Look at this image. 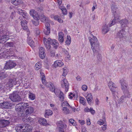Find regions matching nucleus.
I'll return each instance as SVG.
<instances>
[{
  "label": "nucleus",
  "instance_id": "nucleus-1",
  "mask_svg": "<svg viewBox=\"0 0 132 132\" xmlns=\"http://www.w3.org/2000/svg\"><path fill=\"white\" fill-rule=\"evenodd\" d=\"M44 43L46 48L49 50L51 47L50 44H52L54 48L56 49L59 45L57 40L54 39H53L48 38L47 39L45 38H44Z\"/></svg>",
  "mask_w": 132,
  "mask_h": 132
},
{
  "label": "nucleus",
  "instance_id": "nucleus-2",
  "mask_svg": "<svg viewBox=\"0 0 132 132\" xmlns=\"http://www.w3.org/2000/svg\"><path fill=\"white\" fill-rule=\"evenodd\" d=\"M30 15L32 16L34 20H32L33 24L35 26H37L39 24V17L37 13L34 10H30Z\"/></svg>",
  "mask_w": 132,
  "mask_h": 132
},
{
  "label": "nucleus",
  "instance_id": "nucleus-3",
  "mask_svg": "<svg viewBox=\"0 0 132 132\" xmlns=\"http://www.w3.org/2000/svg\"><path fill=\"white\" fill-rule=\"evenodd\" d=\"M16 79L14 76L13 75H11L9 81L5 85V87L8 89L12 87L13 85H16Z\"/></svg>",
  "mask_w": 132,
  "mask_h": 132
},
{
  "label": "nucleus",
  "instance_id": "nucleus-4",
  "mask_svg": "<svg viewBox=\"0 0 132 132\" xmlns=\"http://www.w3.org/2000/svg\"><path fill=\"white\" fill-rule=\"evenodd\" d=\"M9 97L11 101L15 102H18L21 101V99L20 96L17 92H13L10 94Z\"/></svg>",
  "mask_w": 132,
  "mask_h": 132
},
{
  "label": "nucleus",
  "instance_id": "nucleus-5",
  "mask_svg": "<svg viewBox=\"0 0 132 132\" xmlns=\"http://www.w3.org/2000/svg\"><path fill=\"white\" fill-rule=\"evenodd\" d=\"M120 82L121 86V88L124 93L128 95L129 92L128 90V88L127 87L128 85L126 83V81L123 79H122L120 80Z\"/></svg>",
  "mask_w": 132,
  "mask_h": 132
},
{
  "label": "nucleus",
  "instance_id": "nucleus-6",
  "mask_svg": "<svg viewBox=\"0 0 132 132\" xmlns=\"http://www.w3.org/2000/svg\"><path fill=\"white\" fill-rule=\"evenodd\" d=\"M54 91L56 96L59 98L60 100L61 101H63L64 98V95L63 93L57 88H54Z\"/></svg>",
  "mask_w": 132,
  "mask_h": 132
},
{
  "label": "nucleus",
  "instance_id": "nucleus-7",
  "mask_svg": "<svg viewBox=\"0 0 132 132\" xmlns=\"http://www.w3.org/2000/svg\"><path fill=\"white\" fill-rule=\"evenodd\" d=\"M16 65V63L13 61L9 60L6 62L4 68L6 69H11L14 67Z\"/></svg>",
  "mask_w": 132,
  "mask_h": 132
},
{
  "label": "nucleus",
  "instance_id": "nucleus-8",
  "mask_svg": "<svg viewBox=\"0 0 132 132\" xmlns=\"http://www.w3.org/2000/svg\"><path fill=\"white\" fill-rule=\"evenodd\" d=\"M91 45V47L94 53V55H95V53H97L100 50L99 43H96V44H93Z\"/></svg>",
  "mask_w": 132,
  "mask_h": 132
},
{
  "label": "nucleus",
  "instance_id": "nucleus-9",
  "mask_svg": "<svg viewBox=\"0 0 132 132\" xmlns=\"http://www.w3.org/2000/svg\"><path fill=\"white\" fill-rule=\"evenodd\" d=\"M61 86L62 87L65 88V90L67 92L68 89L69 84L66 79H64L61 81Z\"/></svg>",
  "mask_w": 132,
  "mask_h": 132
},
{
  "label": "nucleus",
  "instance_id": "nucleus-10",
  "mask_svg": "<svg viewBox=\"0 0 132 132\" xmlns=\"http://www.w3.org/2000/svg\"><path fill=\"white\" fill-rule=\"evenodd\" d=\"M12 104L9 102H4L0 103V107L2 108L9 109L12 106Z\"/></svg>",
  "mask_w": 132,
  "mask_h": 132
},
{
  "label": "nucleus",
  "instance_id": "nucleus-11",
  "mask_svg": "<svg viewBox=\"0 0 132 132\" xmlns=\"http://www.w3.org/2000/svg\"><path fill=\"white\" fill-rule=\"evenodd\" d=\"M34 110V108L31 106H29L25 108V114L26 115H29L32 113Z\"/></svg>",
  "mask_w": 132,
  "mask_h": 132
},
{
  "label": "nucleus",
  "instance_id": "nucleus-12",
  "mask_svg": "<svg viewBox=\"0 0 132 132\" xmlns=\"http://www.w3.org/2000/svg\"><path fill=\"white\" fill-rule=\"evenodd\" d=\"M108 86L112 92V93L113 95V96H115V84L112 81H110L108 83Z\"/></svg>",
  "mask_w": 132,
  "mask_h": 132
},
{
  "label": "nucleus",
  "instance_id": "nucleus-13",
  "mask_svg": "<svg viewBox=\"0 0 132 132\" xmlns=\"http://www.w3.org/2000/svg\"><path fill=\"white\" fill-rule=\"evenodd\" d=\"M9 123V121L7 120L4 119L0 120V128H2L7 126Z\"/></svg>",
  "mask_w": 132,
  "mask_h": 132
},
{
  "label": "nucleus",
  "instance_id": "nucleus-14",
  "mask_svg": "<svg viewBox=\"0 0 132 132\" xmlns=\"http://www.w3.org/2000/svg\"><path fill=\"white\" fill-rule=\"evenodd\" d=\"M9 39V36L7 35H5L4 34V35L2 34V35H0V43H4Z\"/></svg>",
  "mask_w": 132,
  "mask_h": 132
},
{
  "label": "nucleus",
  "instance_id": "nucleus-15",
  "mask_svg": "<svg viewBox=\"0 0 132 132\" xmlns=\"http://www.w3.org/2000/svg\"><path fill=\"white\" fill-rule=\"evenodd\" d=\"M119 22L121 24V26L123 27H124L127 26L128 23V21L125 19L120 20L119 19V17L116 20V22Z\"/></svg>",
  "mask_w": 132,
  "mask_h": 132
},
{
  "label": "nucleus",
  "instance_id": "nucleus-16",
  "mask_svg": "<svg viewBox=\"0 0 132 132\" xmlns=\"http://www.w3.org/2000/svg\"><path fill=\"white\" fill-rule=\"evenodd\" d=\"M15 110L18 112V114L19 117H22L24 115L23 110L21 107L16 106L15 108Z\"/></svg>",
  "mask_w": 132,
  "mask_h": 132
},
{
  "label": "nucleus",
  "instance_id": "nucleus-17",
  "mask_svg": "<svg viewBox=\"0 0 132 132\" xmlns=\"http://www.w3.org/2000/svg\"><path fill=\"white\" fill-rule=\"evenodd\" d=\"M39 55L40 58L42 59L44 58L45 56L44 48L43 47L40 48L39 51Z\"/></svg>",
  "mask_w": 132,
  "mask_h": 132
},
{
  "label": "nucleus",
  "instance_id": "nucleus-18",
  "mask_svg": "<svg viewBox=\"0 0 132 132\" xmlns=\"http://www.w3.org/2000/svg\"><path fill=\"white\" fill-rule=\"evenodd\" d=\"M24 126L23 128V132H31L32 130L31 126L28 125H23Z\"/></svg>",
  "mask_w": 132,
  "mask_h": 132
},
{
  "label": "nucleus",
  "instance_id": "nucleus-19",
  "mask_svg": "<svg viewBox=\"0 0 132 132\" xmlns=\"http://www.w3.org/2000/svg\"><path fill=\"white\" fill-rule=\"evenodd\" d=\"M23 121L25 122H27L31 123H32L34 119L31 117H24L22 118Z\"/></svg>",
  "mask_w": 132,
  "mask_h": 132
},
{
  "label": "nucleus",
  "instance_id": "nucleus-20",
  "mask_svg": "<svg viewBox=\"0 0 132 132\" xmlns=\"http://www.w3.org/2000/svg\"><path fill=\"white\" fill-rule=\"evenodd\" d=\"M126 32L124 29L121 30L118 34V35L119 36L120 38L125 37H126Z\"/></svg>",
  "mask_w": 132,
  "mask_h": 132
},
{
  "label": "nucleus",
  "instance_id": "nucleus-21",
  "mask_svg": "<svg viewBox=\"0 0 132 132\" xmlns=\"http://www.w3.org/2000/svg\"><path fill=\"white\" fill-rule=\"evenodd\" d=\"M18 12L19 14L22 15L26 19H27L28 17L27 16V13L26 12L20 9H18Z\"/></svg>",
  "mask_w": 132,
  "mask_h": 132
},
{
  "label": "nucleus",
  "instance_id": "nucleus-22",
  "mask_svg": "<svg viewBox=\"0 0 132 132\" xmlns=\"http://www.w3.org/2000/svg\"><path fill=\"white\" fill-rule=\"evenodd\" d=\"M39 19L42 22H45L47 19V17L46 16L43 14L41 13L40 14V15L39 16Z\"/></svg>",
  "mask_w": 132,
  "mask_h": 132
},
{
  "label": "nucleus",
  "instance_id": "nucleus-23",
  "mask_svg": "<svg viewBox=\"0 0 132 132\" xmlns=\"http://www.w3.org/2000/svg\"><path fill=\"white\" fill-rule=\"evenodd\" d=\"M16 106H19V107H21V109H23V108L29 107V104L28 103H20V104H18Z\"/></svg>",
  "mask_w": 132,
  "mask_h": 132
},
{
  "label": "nucleus",
  "instance_id": "nucleus-24",
  "mask_svg": "<svg viewBox=\"0 0 132 132\" xmlns=\"http://www.w3.org/2000/svg\"><path fill=\"white\" fill-rule=\"evenodd\" d=\"M38 121L39 123L42 125L45 126L47 124L46 120L43 118H40Z\"/></svg>",
  "mask_w": 132,
  "mask_h": 132
},
{
  "label": "nucleus",
  "instance_id": "nucleus-25",
  "mask_svg": "<svg viewBox=\"0 0 132 132\" xmlns=\"http://www.w3.org/2000/svg\"><path fill=\"white\" fill-rule=\"evenodd\" d=\"M102 30V33L105 34L109 31V29L108 26L105 24L103 26Z\"/></svg>",
  "mask_w": 132,
  "mask_h": 132
},
{
  "label": "nucleus",
  "instance_id": "nucleus-26",
  "mask_svg": "<svg viewBox=\"0 0 132 132\" xmlns=\"http://www.w3.org/2000/svg\"><path fill=\"white\" fill-rule=\"evenodd\" d=\"M54 64V66L55 67H61L64 65L63 63L60 60H56Z\"/></svg>",
  "mask_w": 132,
  "mask_h": 132
},
{
  "label": "nucleus",
  "instance_id": "nucleus-27",
  "mask_svg": "<svg viewBox=\"0 0 132 132\" xmlns=\"http://www.w3.org/2000/svg\"><path fill=\"white\" fill-rule=\"evenodd\" d=\"M90 42L91 45L93 44H96L97 42V43H99L97 38L94 36L90 40Z\"/></svg>",
  "mask_w": 132,
  "mask_h": 132
},
{
  "label": "nucleus",
  "instance_id": "nucleus-28",
  "mask_svg": "<svg viewBox=\"0 0 132 132\" xmlns=\"http://www.w3.org/2000/svg\"><path fill=\"white\" fill-rule=\"evenodd\" d=\"M24 128L23 125H19L16 127L15 129L17 132H23V129Z\"/></svg>",
  "mask_w": 132,
  "mask_h": 132
},
{
  "label": "nucleus",
  "instance_id": "nucleus-29",
  "mask_svg": "<svg viewBox=\"0 0 132 132\" xmlns=\"http://www.w3.org/2000/svg\"><path fill=\"white\" fill-rule=\"evenodd\" d=\"M11 3L15 5H17L23 3L22 0H12Z\"/></svg>",
  "mask_w": 132,
  "mask_h": 132
},
{
  "label": "nucleus",
  "instance_id": "nucleus-30",
  "mask_svg": "<svg viewBox=\"0 0 132 132\" xmlns=\"http://www.w3.org/2000/svg\"><path fill=\"white\" fill-rule=\"evenodd\" d=\"M64 34L62 32H59L58 34L59 40L61 43H62L64 40Z\"/></svg>",
  "mask_w": 132,
  "mask_h": 132
},
{
  "label": "nucleus",
  "instance_id": "nucleus-31",
  "mask_svg": "<svg viewBox=\"0 0 132 132\" xmlns=\"http://www.w3.org/2000/svg\"><path fill=\"white\" fill-rule=\"evenodd\" d=\"M45 85H46L47 87H49L51 91H53L54 86L52 83L51 82H47Z\"/></svg>",
  "mask_w": 132,
  "mask_h": 132
},
{
  "label": "nucleus",
  "instance_id": "nucleus-32",
  "mask_svg": "<svg viewBox=\"0 0 132 132\" xmlns=\"http://www.w3.org/2000/svg\"><path fill=\"white\" fill-rule=\"evenodd\" d=\"M21 24L23 29L24 30H26L28 28L27 21L25 20H23L21 22Z\"/></svg>",
  "mask_w": 132,
  "mask_h": 132
},
{
  "label": "nucleus",
  "instance_id": "nucleus-33",
  "mask_svg": "<svg viewBox=\"0 0 132 132\" xmlns=\"http://www.w3.org/2000/svg\"><path fill=\"white\" fill-rule=\"evenodd\" d=\"M40 73L41 74V78L42 80V83L44 85L46 84V80H45V77L44 74L40 72Z\"/></svg>",
  "mask_w": 132,
  "mask_h": 132
},
{
  "label": "nucleus",
  "instance_id": "nucleus-34",
  "mask_svg": "<svg viewBox=\"0 0 132 132\" xmlns=\"http://www.w3.org/2000/svg\"><path fill=\"white\" fill-rule=\"evenodd\" d=\"M66 125L64 124L61 123L60 124V126L59 127V132H65L64 131L63 128L66 127Z\"/></svg>",
  "mask_w": 132,
  "mask_h": 132
},
{
  "label": "nucleus",
  "instance_id": "nucleus-35",
  "mask_svg": "<svg viewBox=\"0 0 132 132\" xmlns=\"http://www.w3.org/2000/svg\"><path fill=\"white\" fill-rule=\"evenodd\" d=\"M86 97L88 103H90L93 100V97L91 94H87Z\"/></svg>",
  "mask_w": 132,
  "mask_h": 132
},
{
  "label": "nucleus",
  "instance_id": "nucleus-36",
  "mask_svg": "<svg viewBox=\"0 0 132 132\" xmlns=\"http://www.w3.org/2000/svg\"><path fill=\"white\" fill-rule=\"evenodd\" d=\"M28 95L29 98L32 100H34L35 98V95L30 91L29 92Z\"/></svg>",
  "mask_w": 132,
  "mask_h": 132
},
{
  "label": "nucleus",
  "instance_id": "nucleus-37",
  "mask_svg": "<svg viewBox=\"0 0 132 132\" xmlns=\"http://www.w3.org/2000/svg\"><path fill=\"white\" fill-rule=\"evenodd\" d=\"M59 8L62 10L63 13L64 15H66L67 14V11L65 7L63 6H60Z\"/></svg>",
  "mask_w": 132,
  "mask_h": 132
},
{
  "label": "nucleus",
  "instance_id": "nucleus-38",
  "mask_svg": "<svg viewBox=\"0 0 132 132\" xmlns=\"http://www.w3.org/2000/svg\"><path fill=\"white\" fill-rule=\"evenodd\" d=\"M27 42L28 44L31 46L32 47L34 45V42L31 39H28L27 40Z\"/></svg>",
  "mask_w": 132,
  "mask_h": 132
},
{
  "label": "nucleus",
  "instance_id": "nucleus-39",
  "mask_svg": "<svg viewBox=\"0 0 132 132\" xmlns=\"http://www.w3.org/2000/svg\"><path fill=\"white\" fill-rule=\"evenodd\" d=\"M53 114L52 112L50 110H48L46 111L45 116L47 117V116L51 115Z\"/></svg>",
  "mask_w": 132,
  "mask_h": 132
},
{
  "label": "nucleus",
  "instance_id": "nucleus-40",
  "mask_svg": "<svg viewBox=\"0 0 132 132\" xmlns=\"http://www.w3.org/2000/svg\"><path fill=\"white\" fill-rule=\"evenodd\" d=\"M62 110L64 114H67L69 113V109H67V107H64L63 108Z\"/></svg>",
  "mask_w": 132,
  "mask_h": 132
},
{
  "label": "nucleus",
  "instance_id": "nucleus-41",
  "mask_svg": "<svg viewBox=\"0 0 132 132\" xmlns=\"http://www.w3.org/2000/svg\"><path fill=\"white\" fill-rule=\"evenodd\" d=\"M71 42V38L70 36H68L67 37V39L65 42L66 44L69 45H70Z\"/></svg>",
  "mask_w": 132,
  "mask_h": 132
},
{
  "label": "nucleus",
  "instance_id": "nucleus-42",
  "mask_svg": "<svg viewBox=\"0 0 132 132\" xmlns=\"http://www.w3.org/2000/svg\"><path fill=\"white\" fill-rule=\"evenodd\" d=\"M79 101L80 103H82L83 105H84L85 104L86 100L84 98L81 97H80Z\"/></svg>",
  "mask_w": 132,
  "mask_h": 132
},
{
  "label": "nucleus",
  "instance_id": "nucleus-43",
  "mask_svg": "<svg viewBox=\"0 0 132 132\" xmlns=\"http://www.w3.org/2000/svg\"><path fill=\"white\" fill-rule=\"evenodd\" d=\"M35 67L36 70H39L41 67V64L39 62L35 64Z\"/></svg>",
  "mask_w": 132,
  "mask_h": 132
},
{
  "label": "nucleus",
  "instance_id": "nucleus-44",
  "mask_svg": "<svg viewBox=\"0 0 132 132\" xmlns=\"http://www.w3.org/2000/svg\"><path fill=\"white\" fill-rule=\"evenodd\" d=\"M126 96L125 94L124 95H123L121 96L120 99L119 100L118 103H120V102H123L124 100L126 98Z\"/></svg>",
  "mask_w": 132,
  "mask_h": 132
},
{
  "label": "nucleus",
  "instance_id": "nucleus-45",
  "mask_svg": "<svg viewBox=\"0 0 132 132\" xmlns=\"http://www.w3.org/2000/svg\"><path fill=\"white\" fill-rule=\"evenodd\" d=\"M50 32V28H45L44 31V33L45 35H48Z\"/></svg>",
  "mask_w": 132,
  "mask_h": 132
},
{
  "label": "nucleus",
  "instance_id": "nucleus-46",
  "mask_svg": "<svg viewBox=\"0 0 132 132\" xmlns=\"http://www.w3.org/2000/svg\"><path fill=\"white\" fill-rule=\"evenodd\" d=\"M111 9L112 12L114 13L116 12L115 3H112L111 6Z\"/></svg>",
  "mask_w": 132,
  "mask_h": 132
},
{
  "label": "nucleus",
  "instance_id": "nucleus-47",
  "mask_svg": "<svg viewBox=\"0 0 132 132\" xmlns=\"http://www.w3.org/2000/svg\"><path fill=\"white\" fill-rule=\"evenodd\" d=\"M2 34L4 35V34H5V35H7L8 36H9V35L8 34V33H6L5 31H4L3 29H0V35H2Z\"/></svg>",
  "mask_w": 132,
  "mask_h": 132
},
{
  "label": "nucleus",
  "instance_id": "nucleus-48",
  "mask_svg": "<svg viewBox=\"0 0 132 132\" xmlns=\"http://www.w3.org/2000/svg\"><path fill=\"white\" fill-rule=\"evenodd\" d=\"M61 106L62 107L64 106H70L69 104L66 101H64L61 104Z\"/></svg>",
  "mask_w": 132,
  "mask_h": 132
},
{
  "label": "nucleus",
  "instance_id": "nucleus-49",
  "mask_svg": "<svg viewBox=\"0 0 132 132\" xmlns=\"http://www.w3.org/2000/svg\"><path fill=\"white\" fill-rule=\"evenodd\" d=\"M68 73V71L66 68H63V76H65Z\"/></svg>",
  "mask_w": 132,
  "mask_h": 132
},
{
  "label": "nucleus",
  "instance_id": "nucleus-50",
  "mask_svg": "<svg viewBox=\"0 0 132 132\" xmlns=\"http://www.w3.org/2000/svg\"><path fill=\"white\" fill-rule=\"evenodd\" d=\"M69 122L71 123L73 125L76 126V122L75 121L74 119H71L69 120Z\"/></svg>",
  "mask_w": 132,
  "mask_h": 132
},
{
  "label": "nucleus",
  "instance_id": "nucleus-51",
  "mask_svg": "<svg viewBox=\"0 0 132 132\" xmlns=\"http://www.w3.org/2000/svg\"><path fill=\"white\" fill-rule=\"evenodd\" d=\"M97 54V59L99 61H100L101 60L102 58L101 55L100 54L98 53V52L97 53H95V54Z\"/></svg>",
  "mask_w": 132,
  "mask_h": 132
},
{
  "label": "nucleus",
  "instance_id": "nucleus-52",
  "mask_svg": "<svg viewBox=\"0 0 132 132\" xmlns=\"http://www.w3.org/2000/svg\"><path fill=\"white\" fill-rule=\"evenodd\" d=\"M55 52L54 50H51L50 52V55L51 57H53L55 55Z\"/></svg>",
  "mask_w": 132,
  "mask_h": 132
},
{
  "label": "nucleus",
  "instance_id": "nucleus-53",
  "mask_svg": "<svg viewBox=\"0 0 132 132\" xmlns=\"http://www.w3.org/2000/svg\"><path fill=\"white\" fill-rule=\"evenodd\" d=\"M116 23V19H115V17H114V18L113 19L111 23L110 24L109 26L110 27H111L112 25H113L115 24Z\"/></svg>",
  "mask_w": 132,
  "mask_h": 132
},
{
  "label": "nucleus",
  "instance_id": "nucleus-54",
  "mask_svg": "<svg viewBox=\"0 0 132 132\" xmlns=\"http://www.w3.org/2000/svg\"><path fill=\"white\" fill-rule=\"evenodd\" d=\"M81 88L83 90L86 91L87 89V87L86 85H84L82 86Z\"/></svg>",
  "mask_w": 132,
  "mask_h": 132
},
{
  "label": "nucleus",
  "instance_id": "nucleus-55",
  "mask_svg": "<svg viewBox=\"0 0 132 132\" xmlns=\"http://www.w3.org/2000/svg\"><path fill=\"white\" fill-rule=\"evenodd\" d=\"M97 7V5L95 3H93V7L92 8V11H93L94 10L96 9Z\"/></svg>",
  "mask_w": 132,
  "mask_h": 132
},
{
  "label": "nucleus",
  "instance_id": "nucleus-56",
  "mask_svg": "<svg viewBox=\"0 0 132 132\" xmlns=\"http://www.w3.org/2000/svg\"><path fill=\"white\" fill-rule=\"evenodd\" d=\"M98 123L100 125H103L104 123V121L102 120H100L99 121H98Z\"/></svg>",
  "mask_w": 132,
  "mask_h": 132
},
{
  "label": "nucleus",
  "instance_id": "nucleus-57",
  "mask_svg": "<svg viewBox=\"0 0 132 132\" xmlns=\"http://www.w3.org/2000/svg\"><path fill=\"white\" fill-rule=\"evenodd\" d=\"M92 114H94L95 113V111L92 108H90V111L89 112Z\"/></svg>",
  "mask_w": 132,
  "mask_h": 132
},
{
  "label": "nucleus",
  "instance_id": "nucleus-58",
  "mask_svg": "<svg viewBox=\"0 0 132 132\" xmlns=\"http://www.w3.org/2000/svg\"><path fill=\"white\" fill-rule=\"evenodd\" d=\"M46 28H50V24L48 22H46L45 24Z\"/></svg>",
  "mask_w": 132,
  "mask_h": 132
},
{
  "label": "nucleus",
  "instance_id": "nucleus-59",
  "mask_svg": "<svg viewBox=\"0 0 132 132\" xmlns=\"http://www.w3.org/2000/svg\"><path fill=\"white\" fill-rule=\"evenodd\" d=\"M4 74L3 73H0V80L5 78Z\"/></svg>",
  "mask_w": 132,
  "mask_h": 132
},
{
  "label": "nucleus",
  "instance_id": "nucleus-60",
  "mask_svg": "<svg viewBox=\"0 0 132 132\" xmlns=\"http://www.w3.org/2000/svg\"><path fill=\"white\" fill-rule=\"evenodd\" d=\"M90 109L88 108L87 107H86L84 109V111L86 112H89L90 111Z\"/></svg>",
  "mask_w": 132,
  "mask_h": 132
},
{
  "label": "nucleus",
  "instance_id": "nucleus-61",
  "mask_svg": "<svg viewBox=\"0 0 132 132\" xmlns=\"http://www.w3.org/2000/svg\"><path fill=\"white\" fill-rule=\"evenodd\" d=\"M7 45L10 47H12L13 45V44L12 42H9L6 43Z\"/></svg>",
  "mask_w": 132,
  "mask_h": 132
},
{
  "label": "nucleus",
  "instance_id": "nucleus-62",
  "mask_svg": "<svg viewBox=\"0 0 132 132\" xmlns=\"http://www.w3.org/2000/svg\"><path fill=\"white\" fill-rule=\"evenodd\" d=\"M40 33V30L38 29H36V34L37 35H39Z\"/></svg>",
  "mask_w": 132,
  "mask_h": 132
},
{
  "label": "nucleus",
  "instance_id": "nucleus-63",
  "mask_svg": "<svg viewBox=\"0 0 132 132\" xmlns=\"http://www.w3.org/2000/svg\"><path fill=\"white\" fill-rule=\"evenodd\" d=\"M95 102L96 105H98L99 103V101L98 99L97 98H96L95 100Z\"/></svg>",
  "mask_w": 132,
  "mask_h": 132
},
{
  "label": "nucleus",
  "instance_id": "nucleus-64",
  "mask_svg": "<svg viewBox=\"0 0 132 132\" xmlns=\"http://www.w3.org/2000/svg\"><path fill=\"white\" fill-rule=\"evenodd\" d=\"M78 122L80 123L81 125H83L85 123V121L84 120H79Z\"/></svg>",
  "mask_w": 132,
  "mask_h": 132
}]
</instances>
